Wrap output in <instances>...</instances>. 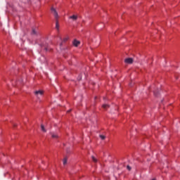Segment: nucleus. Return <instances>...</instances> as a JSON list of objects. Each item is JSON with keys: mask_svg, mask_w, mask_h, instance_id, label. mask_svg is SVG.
I'll return each instance as SVG.
<instances>
[{"mask_svg": "<svg viewBox=\"0 0 180 180\" xmlns=\"http://www.w3.org/2000/svg\"><path fill=\"white\" fill-rule=\"evenodd\" d=\"M91 159H92L93 162H98V159H96V158H95V156L92 155Z\"/></svg>", "mask_w": 180, "mask_h": 180, "instance_id": "9d476101", "label": "nucleus"}, {"mask_svg": "<svg viewBox=\"0 0 180 180\" xmlns=\"http://www.w3.org/2000/svg\"><path fill=\"white\" fill-rule=\"evenodd\" d=\"M31 34H34V35L37 34V31H36V28L32 27Z\"/></svg>", "mask_w": 180, "mask_h": 180, "instance_id": "6e6552de", "label": "nucleus"}, {"mask_svg": "<svg viewBox=\"0 0 180 180\" xmlns=\"http://www.w3.org/2000/svg\"><path fill=\"white\" fill-rule=\"evenodd\" d=\"M124 63L126 64H133V58H125Z\"/></svg>", "mask_w": 180, "mask_h": 180, "instance_id": "20e7f679", "label": "nucleus"}, {"mask_svg": "<svg viewBox=\"0 0 180 180\" xmlns=\"http://www.w3.org/2000/svg\"><path fill=\"white\" fill-rule=\"evenodd\" d=\"M99 180H101V179H99Z\"/></svg>", "mask_w": 180, "mask_h": 180, "instance_id": "412c9836", "label": "nucleus"}, {"mask_svg": "<svg viewBox=\"0 0 180 180\" xmlns=\"http://www.w3.org/2000/svg\"><path fill=\"white\" fill-rule=\"evenodd\" d=\"M25 4H30V0H25Z\"/></svg>", "mask_w": 180, "mask_h": 180, "instance_id": "f3484780", "label": "nucleus"}, {"mask_svg": "<svg viewBox=\"0 0 180 180\" xmlns=\"http://www.w3.org/2000/svg\"><path fill=\"white\" fill-rule=\"evenodd\" d=\"M41 131H43L44 133H46V131H47V130H46V128L44 127V124H41Z\"/></svg>", "mask_w": 180, "mask_h": 180, "instance_id": "0eeeda50", "label": "nucleus"}, {"mask_svg": "<svg viewBox=\"0 0 180 180\" xmlns=\"http://www.w3.org/2000/svg\"><path fill=\"white\" fill-rule=\"evenodd\" d=\"M67 161H68L67 158H65L63 159V165H65V164H67Z\"/></svg>", "mask_w": 180, "mask_h": 180, "instance_id": "ddd939ff", "label": "nucleus"}, {"mask_svg": "<svg viewBox=\"0 0 180 180\" xmlns=\"http://www.w3.org/2000/svg\"><path fill=\"white\" fill-rule=\"evenodd\" d=\"M101 108H103V109H109V108H110V105L108 104H103Z\"/></svg>", "mask_w": 180, "mask_h": 180, "instance_id": "423d86ee", "label": "nucleus"}, {"mask_svg": "<svg viewBox=\"0 0 180 180\" xmlns=\"http://www.w3.org/2000/svg\"><path fill=\"white\" fill-rule=\"evenodd\" d=\"M100 139H101L102 140H105V139H106V136L105 135H99Z\"/></svg>", "mask_w": 180, "mask_h": 180, "instance_id": "f8f14e48", "label": "nucleus"}, {"mask_svg": "<svg viewBox=\"0 0 180 180\" xmlns=\"http://www.w3.org/2000/svg\"><path fill=\"white\" fill-rule=\"evenodd\" d=\"M70 18V19H73V20H77V19H78V16L75 15H71Z\"/></svg>", "mask_w": 180, "mask_h": 180, "instance_id": "1a4fd4ad", "label": "nucleus"}, {"mask_svg": "<svg viewBox=\"0 0 180 180\" xmlns=\"http://www.w3.org/2000/svg\"><path fill=\"white\" fill-rule=\"evenodd\" d=\"M152 180H156L155 179H152Z\"/></svg>", "mask_w": 180, "mask_h": 180, "instance_id": "aec40b11", "label": "nucleus"}, {"mask_svg": "<svg viewBox=\"0 0 180 180\" xmlns=\"http://www.w3.org/2000/svg\"><path fill=\"white\" fill-rule=\"evenodd\" d=\"M34 95L36 96H39V95H44V91H43V90H39V91H35L34 92Z\"/></svg>", "mask_w": 180, "mask_h": 180, "instance_id": "7ed1b4c3", "label": "nucleus"}, {"mask_svg": "<svg viewBox=\"0 0 180 180\" xmlns=\"http://www.w3.org/2000/svg\"><path fill=\"white\" fill-rule=\"evenodd\" d=\"M153 94L155 96H158V92L154 91Z\"/></svg>", "mask_w": 180, "mask_h": 180, "instance_id": "2eb2a0df", "label": "nucleus"}, {"mask_svg": "<svg viewBox=\"0 0 180 180\" xmlns=\"http://www.w3.org/2000/svg\"><path fill=\"white\" fill-rule=\"evenodd\" d=\"M51 137L52 139H58V135L57 134H52Z\"/></svg>", "mask_w": 180, "mask_h": 180, "instance_id": "9b49d317", "label": "nucleus"}, {"mask_svg": "<svg viewBox=\"0 0 180 180\" xmlns=\"http://www.w3.org/2000/svg\"><path fill=\"white\" fill-rule=\"evenodd\" d=\"M127 169H128V171H131V167H130V165H127Z\"/></svg>", "mask_w": 180, "mask_h": 180, "instance_id": "4468645a", "label": "nucleus"}, {"mask_svg": "<svg viewBox=\"0 0 180 180\" xmlns=\"http://www.w3.org/2000/svg\"><path fill=\"white\" fill-rule=\"evenodd\" d=\"M44 50H45L46 51H47V48H45Z\"/></svg>", "mask_w": 180, "mask_h": 180, "instance_id": "a211bd4d", "label": "nucleus"}, {"mask_svg": "<svg viewBox=\"0 0 180 180\" xmlns=\"http://www.w3.org/2000/svg\"><path fill=\"white\" fill-rule=\"evenodd\" d=\"M68 112H71V110H69Z\"/></svg>", "mask_w": 180, "mask_h": 180, "instance_id": "6ab92c4d", "label": "nucleus"}, {"mask_svg": "<svg viewBox=\"0 0 180 180\" xmlns=\"http://www.w3.org/2000/svg\"><path fill=\"white\" fill-rule=\"evenodd\" d=\"M72 44L75 47H78L79 46V44H81V41H79L77 39H74L72 41Z\"/></svg>", "mask_w": 180, "mask_h": 180, "instance_id": "f03ea898", "label": "nucleus"}, {"mask_svg": "<svg viewBox=\"0 0 180 180\" xmlns=\"http://www.w3.org/2000/svg\"><path fill=\"white\" fill-rule=\"evenodd\" d=\"M68 40H70V37L68 36H66L65 37L63 40H62V42L60 44V46H63V43H67V41H68Z\"/></svg>", "mask_w": 180, "mask_h": 180, "instance_id": "39448f33", "label": "nucleus"}, {"mask_svg": "<svg viewBox=\"0 0 180 180\" xmlns=\"http://www.w3.org/2000/svg\"><path fill=\"white\" fill-rule=\"evenodd\" d=\"M13 127L15 129L16 127H18V124H13Z\"/></svg>", "mask_w": 180, "mask_h": 180, "instance_id": "dca6fc26", "label": "nucleus"}, {"mask_svg": "<svg viewBox=\"0 0 180 180\" xmlns=\"http://www.w3.org/2000/svg\"><path fill=\"white\" fill-rule=\"evenodd\" d=\"M51 12H52V13H53V15L55 16V19H56V27L57 30H59L60 25L58 24V13H57V10H56V8H54L53 7L51 8Z\"/></svg>", "mask_w": 180, "mask_h": 180, "instance_id": "f257e3e1", "label": "nucleus"}]
</instances>
